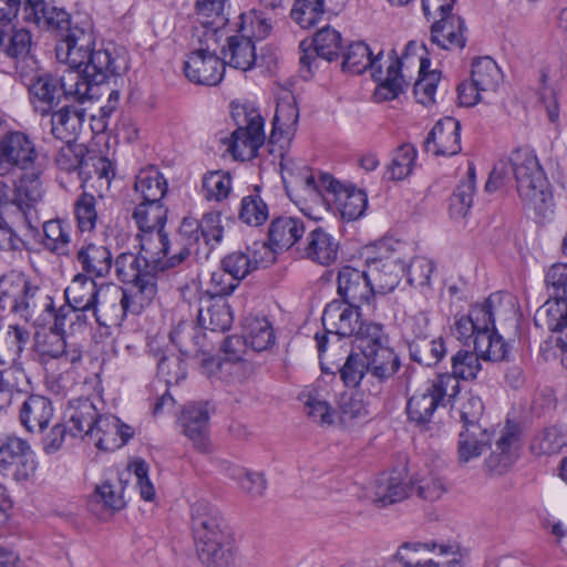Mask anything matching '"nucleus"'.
Listing matches in <instances>:
<instances>
[{
  "label": "nucleus",
  "mask_w": 567,
  "mask_h": 567,
  "mask_svg": "<svg viewBox=\"0 0 567 567\" xmlns=\"http://www.w3.org/2000/svg\"><path fill=\"white\" fill-rule=\"evenodd\" d=\"M509 172L515 178L524 208L532 212L538 221L550 219L554 215V198L536 154L528 148H517L508 161H499L489 174L485 190L491 193L505 185Z\"/></svg>",
  "instance_id": "obj_1"
},
{
  "label": "nucleus",
  "mask_w": 567,
  "mask_h": 567,
  "mask_svg": "<svg viewBox=\"0 0 567 567\" xmlns=\"http://www.w3.org/2000/svg\"><path fill=\"white\" fill-rule=\"evenodd\" d=\"M94 35L90 28L78 25L68 30L55 47L59 62L68 64V70L82 73L92 89L105 83L112 76L121 75L126 65L123 58L113 55L109 50H93Z\"/></svg>",
  "instance_id": "obj_2"
},
{
  "label": "nucleus",
  "mask_w": 567,
  "mask_h": 567,
  "mask_svg": "<svg viewBox=\"0 0 567 567\" xmlns=\"http://www.w3.org/2000/svg\"><path fill=\"white\" fill-rule=\"evenodd\" d=\"M192 533L198 558L205 567H233L235 551L221 512L207 501L190 511Z\"/></svg>",
  "instance_id": "obj_3"
},
{
  "label": "nucleus",
  "mask_w": 567,
  "mask_h": 567,
  "mask_svg": "<svg viewBox=\"0 0 567 567\" xmlns=\"http://www.w3.org/2000/svg\"><path fill=\"white\" fill-rule=\"evenodd\" d=\"M0 308L34 323L45 315H55L53 299L20 272H8L0 278Z\"/></svg>",
  "instance_id": "obj_4"
},
{
  "label": "nucleus",
  "mask_w": 567,
  "mask_h": 567,
  "mask_svg": "<svg viewBox=\"0 0 567 567\" xmlns=\"http://www.w3.org/2000/svg\"><path fill=\"white\" fill-rule=\"evenodd\" d=\"M141 289L132 293L116 285H102L96 306L91 310L97 324L110 327L120 323L127 312L140 313L154 299L152 285Z\"/></svg>",
  "instance_id": "obj_5"
},
{
  "label": "nucleus",
  "mask_w": 567,
  "mask_h": 567,
  "mask_svg": "<svg viewBox=\"0 0 567 567\" xmlns=\"http://www.w3.org/2000/svg\"><path fill=\"white\" fill-rule=\"evenodd\" d=\"M237 128L229 137L227 151L235 159L248 161L257 156L264 145V118L260 113L248 105H236L231 110Z\"/></svg>",
  "instance_id": "obj_6"
},
{
  "label": "nucleus",
  "mask_w": 567,
  "mask_h": 567,
  "mask_svg": "<svg viewBox=\"0 0 567 567\" xmlns=\"http://www.w3.org/2000/svg\"><path fill=\"white\" fill-rule=\"evenodd\" d=\"M30 93L50 106L59 104L62 97L84 102L96 94L76 70H65L60 78L49 73L38 76L30 86Z\"/></svg>",
  "instance_id": "obj_7"
},
{
  "label": "nucleus",
  "mask_w": 567,
  "mask_h": 567,
  "mask_svg": "<svg viewBox=\"0 0 567 567\" xmlns=\"http://www.w3.org/2000/svg\"><path fill=\"white\" fill-rule=\"evenodd\" d=\"M308 190L322 196L332 204L343 219L355 220L361 217L367 208V194L354 187H344L329 174H321L318 179L313 175H307L303 179Z\"/></svg>",
  "instance_id": "obj_8"
},
{
  "label": "nucleus",
  "mask_w": 567,
  "mask_h": 567,
  "mask_svg": "<svg viewBox=\"0 0 567 567\" xmlns=\"http://www.w3.org/2000/svg\"><path fill=\"white\" fill-rule=\"evenodd\" d=\"M458 392L460 383L453 377L439 375L409 399L406 404L409 421L422 429H427L439 406L455 398Z\"/></svg>",
  "instance_id": "obj_9"
},
{
  "label": "nucleus",
  "mask_w": 567,
  "mask_h": 567,
  "mask_svg": "<svg viewBox=\"0 0 567 567\" xmlns=\"http://www.w3.org/2000/svg\"><path fill=\"white\" fill-rule=\"evenodd\" d=\"M359 308V305L342 300H332L326 306L321 318L324 333L315 336L320 359L326 352L329 334L338 339L353 337L361 322Z\"/></svg>",
  "instance_id": "obj_10"
},
{
  "label": "nucleus",
  "mask_w": 567,
  "mask_h": 567,
  "mask_svg": "<svg viewBox=\"0 0 567 567\" xmlns=\"http://www.w3.org/2000/svg\"><path fill=\"white\" fill-rule=\"evenodd\" d=\"M503 303L501 293H492L482 303L472 306L468 315L456 318L452 333L463 344L468 346L485 329L493 328L495 317L499 315Z\"/></svg>",
  "instance_id": "obj_11"
},
{
  "label": "nucleus",
  "mask_w": 567,
  "mask_h": 567,
  "mask_svg": "<svg viewBox=\"0 0 567 567\" xmlns=\"http://www.w3.org/2000/svg\"><path fill=\"white\" fill-rule=\"evenodd\" d=\"M38 464L29 443L19 437H8L0 443V474L16 482H27L34 476Z\"/></svg>",
  "instance_id": "obj_12"
},
{
  "label": "nucleus",
  "mask_w": 567,
  "mask_h": 567,
  "mask_svg": "<svg viewBox=\"0 0 567 567\" xmlns=\"http://www.w3.org/2000/svg\"><path fill=\"white\" fill-rule=\"evenodd\" d=\"M38 157L30 137L20 131H7L0 136V176L27 171Z\"/></svg>",
  "instance_id": "obj_13"
},
{
  "label": "nucleus",
  "mask_w": 567,
  "mask_h": 567,
  "mask_svg": "<svg viewBox=\"0 0 567 567\" xmlns=\"http://www.w3.org/2000/svg\"><path fill=\"white\" fill-rule=\"evenodd\" d=\"M184 72L189 81L202 85H217L224 78L223 61L207 49L189 53L184 63Z\"/></svg>",
  "instance_id": "obj_14"
},
{
  "label": "nucleus",
  "mask_w": 567,
  "mask_h": 567,
  "mask_svg": "<svg viewBox=\"0 0 567 567\" xmlns=\"http://www.w3.org/2000/svg\"><path fill=\"white\" fill-rule=\"evenodd\" d=\"M337 284L342 301L361 306L369 305L374 298L365 267L359 269L350 265L342 266L338 271Z\"/></svg>",
  "instance_id": "obj_15"
},
{
  "label": "nucleus",
  "mask_w": 567,
  "mask_h": 567,
  "mask_svg": "<svg viewBox=\"0 0 567 567\" xmlns=\"http://www.w3.org/2000/svg\"><path fill=\"white\" fill-rule=\"evenodd\" d=\"M138 237L145 267L153 269L156 275L176 267L168 264L169 256L176 251V248L164 229L144 233Z\"/></svg>",
  "instance_id": "obj_16"
},
{
  "label": "nucleus",
  "mask_w": 567,
  "mask_h": 567,
  "mask_svg": "<svg viewBox=\"0 0 567 567\" xmlns=\"http://www.w3.org/2000/svg\"><path fill=\"white\" fill-rule=\"evenodd\" d=\"M115 272L122 282L132 284L127 291L136 293L141 288L150 284L154 289V297L157 292L156 274L150 267L144 266V258L133 252H122L113 261Z\"/></svg>",
  "instance_id": "obj_17"
},
{
  "label": "nucleus",
  "mask_w": 567,
  "mask_h": 567,
  "mask_svg": "<svg viewBox=\"0 0 567 567\" xmlns=\"http://www.w3.org/2000/svg\"><path fill=\"white\" fill-rule=\"evenodd\" d=\"M178 424L182 432L192 442L195 449L207 452L209 449L208 405L204 402L189 403L181 412Z\"/></svg>",
  "instance_id": "obj_18"
},
{
  "label": "nucleus",
  "mask_w": 567,
  "mask_h": 567,
  "mask_svg": "<svg viewBox=\"0 0 567 567\" xmlns=\"http://www.w3.org/2000/svg\"><path fill=\"white\" fill-rule=\"evenodd\" d=\"M312 44L315 45L313 52L309 50L310 44L307 47L306 41L300 43L302 54L300 55L299 62L301 65L302 76L305 79L312 74L311 65L312 62L316 61V55L328 61H332L339 55L341 49V34L334 29L324 27L316 33Z\"/></svg>",
  "instance_id": "obj_19"
},
{
  "label": "nucleus",
  "mask_w": 567,
  "mask_h": 567,
  "mask_svg": "<svg viewBox=\"0 0 567 567\" xmlns=\"http://www.w3.org/2000/svg\"><path fill=\"white\" fill-rule=\"evenodd\" d=\"M424 148L435 156H453L461 152V124L446 116L433 126L424 141Z\"/></svg>",
  "instance_id": "obj_20"
},
{
  "label": "nucleus",
  "mask_w": 567,
  "mask_h": 567,
  "mask_svg": "<svg viewBox=\"0 0 567 567\" xmlns=\"http://www.w3.org/2000/svg\"><path fill=\"white\" fill-rule=\"evenodd\" d=\"M134 429L123 423L117 416L100 415L89 436L94 445L102 451H115L134 436Z\"/></svg>",
  "instance_id": "obj_21"
},
{
  "label": "nucleus",
  "mask_w": 567,
  "mask_h": 567,
  "mask_svg": "<svg viewBox=\"0 0 567 567\" xmlns=\"http://www.w3.org/2000/svg\"><path fill=\"white\" fill-rule=\"evenodd\" d=\"M412 493L405 470L381 474L373 484L372 501L384 507L405 499Z\"/></svg>",
  "instance_id": "obj_22"
},
{
  "label": "nucleus",
  "mask_w": 567,
  "mask_h": 567,
  "mask_svg": "<svg viewBox=\"0 0 567 567\" xmlns=\"http://www.w3.org/2000/svg\"><path fill=\"white\" fill-rule=\"evenodd\" d=\"M94 279L84 274H78L64 290L68 311L74 312L78 320L81 318V313L90 311L96 306L102 285L99 286Z\"/></svg>",
  "instance_id": "obj_23"
},
{
  "label": "nucleus",
  "mask_w": 567,
  "mask_h": 567,
  "mask_svg": "<svg viewBox=\"0 0 567 567\" xmlns=\"http://www.w3.org/2000/svg\"><path fill=\"white\" fill-rule=\"evenodd\" d=\"M466 31L465 22L460 16L443 14L431 25V42L443 50H462L467 42Z\"/></svg>",
  "instance_id": "obj_24"
},
{
  "label": "nucleus",
  "mask_w": 567,
  "mask_h": 567,
  "mask_svg": "<svg viewBox=\"0 0 567 567\" xmlns=\"http://www.w3.org/2000/svg\"><path fill=\"white\" fill-rule=\"evenodd\" d=\"M365 268L371 286H373V295L377 291L380 293L392 291L399 285L401 276L405 272L403 262H399L393 258L367 259Z\"/></svg>",
  "instance_id": "obj_25"
},
{
  "label": "nucleus",
  "mask_w": 567,
  "mask_h": 567,
  "mask_svg": "<svg viewBox=\"0 0 567 567\" xmlns=\"http://www.w3.org/2000/svg\"><path fill=\"white\" fill-rule=\"evenodd\" d=\"M518 447L519 435L515 426H505L496 440L495 449L485 461L487 470L497 475L505 473L516 461Z\"/></svg>",
  "instance_id": "obj_26"
},
{
  "label": "nucleus",
  "mask_w": 567,
  "mask_h": 567,
  "mask_svg": "<svg viewBox=\"0 0 567 567\" xmlns=\"http://www.w3.org/2000/svg\"><path fill=\"white\" fill-rule=\"evenodd\" d=\"M66 426L72 436H90L99 419L97 409L86 398L70 400L64 412Z\"/></svg>",
  "instance_id": "obj_27"
},
{
  "label": "nucleus",
  "mask_w": 567,
  "mask_h": 567,
  "mask_svg": "<svg viewBox=\"0 0 567 567\" xmlns=\"http://www.w3.org/2000/svg\"><path fill=\"white\" fill-rule=\"evenodd\" d=\"M363 357L368 367V378H373L378 381L374 389L375 393L380 392V385L393 378L401 367L399 355L388 344L379 348H368Z\"/></svg>",
  "instance_id": "obj_28"
},
{
  "label": "nucleus",
  "mask_w": 567,
  "mask_h": 567,
  "mask_svg": "<svg viewBox=\"0 0 567 567\" xmlns=\"http://www.w3.org/2000/svg\"><path fill=\"white\" fill-rule=\"evenodd\" d=\"M534 323L538 329L550 332V342H556V338L567 334V299L549 297L537 309Z\"/></svg>",
  "instance_id": "obj_29"
},
{
  "label": "nucleus",
  "mask_w": 567,
  "mask_h": 567,
  "mask_svg": "<svg viewBox=\"0 0 567 567\" xmlns=\"http://www.w3.org/2000/svg\"><path fill=\"white\" fill-rule=\"evenodd\" d=\"M248 343L245 337L229 336L224 340L223 351L226 354L224 360L213 357L203 360V369L207 374L219 371L221 375H233L243 370L241 355Z\"/></svg>",
  "instance_id": "obj_30"
},
{
  "label": "nucleus",
  "mask_w": 567,
  "mask_h": 567,
  "mask_svg": "<svg viewBox=\"0 0 567 567\" xmlns=\"http://www.w3.org/2000/svg\"><path fill=\"white\" fill-rule=\"evenodd\" d=\"M76 260L83 274L92 278H105L113 268V256L105 245L86 243L76 251Z\"/></svg>",
  "instance_id": "obj_31"
},
{
  "label": "nucleus",
  "mask_w": 567,
  "mask_h": 567,
  "mask_svg": "<svg viewBox=\"0 0 567 567\" xmlns=\"http://www.w3.org/2000/svg\"><path fill=\"white\" fill-rule=\"evenodd\" d=\"M54 414L51 401L39 394H32L22 403L19 412L21 424L29 432H42L50 424Z\"/></svg>",
  "instance_id": "obj_32"
},
{
  "label": "nucleus",
  "mask_w": 567,
  "mask_h": 567,
  "mask_svg": "<svg viewBox=\"0 0 567 567\" xmlns=\"http://www.w3.org/2000/svg\"><path fill=\"white\" fill-rule=\"evenodd\" d=\"M298 249L302 251V255L320 265L328 266L337 259L338 244L334 241L332 236L323 230L321 227H316L310 230L303 247Z\"/></svg>",
  "instance_id": "obj_33"
},
{
  "label": "nucleus",
  "mask_w": 567,
  "mask_h": 567,
  "mask_svg": "<svg viewBox=\"0 0 567 567\" xmlns=\"http://www.w3.org/2000/svg\"><path fill=\"white\" fill-rule=\"evenodd\" d=\"M306 231L302 218L280 216L275 218L268 229L269 243L278 249H289L293 245L300 246V239Z\"/></svg>",
  "instance_id": "obj_34"
},
{
  "label": "nucleus",
  "mask_w": 567,
  "mask_h": 567,
  "mask_svg": "<svg viewBox=\"0 0 567 567\" xmlns=\"http://www.w3.org/2000/svg\"><path fill=\"white\" fill-rule=\"evenodd\" d=\"M298 120L299 110L295 99L292 96L280 99L272 120L270 142L290 141L297 131Z\"/></svg>",
  "instance_id": "obj_35"
},
{
  "label": "nucleus",
  "mask_w": 567,
  "mask_h": 567,
  "mask_svg": "<svg viewBox=\"0 0 567 567\" xmlns=\"http://www.w3.org/2000/svg\"><path fill=\"white\" fill-rule=\"evenodd\" d=\"M382 53L380 51L377 55H373L367 43L362 41L353 42L343 53L342 70L353 74H361L369 69L372 76L381 74L379 61Z\"/></svg>",
  "instance_id": "obj_36"
},
{
  "label": "nucleus",
  "mask_w": 567,
  "mask_h": 567,
  "mask_svg": "<svg viewBox=\"0 0 567 567\" xmlns=\"http://www.w3.org/2000/svg\"><path fill=\"white\" fill-rule=\"evenodd\" d=\"M43 194L40 172H24L14 182L12 204L27 214V209L35 207L42 200Z\"/></svg>",
  "instance_id": "obj_37"
},
{
  "label": "nucleus",
  "mask_w": 567,
  "mask_h": 567,
  "mask_svg": "<svg viewBox=\"0 0 567 567\" xmlns=\"http://www.w3.org/2000/svg\"><path fill=\"white\" fill-rule=\"evenodd\" d=\"M223 54L224 65L228 64L241 71L250 70L256 62V49L248 33L229 37Z\"/></svg>",
  "instance_id": "obj_38"
},
{
  "label": "nucleus",
  "mask_w": 567,
  "mask_h": 567,
  "mask_svg": "<svg viewBox=\"0 0 567 567\" xmlns=\"http://www.w3.org/2000/svg\"><path fill=\"white\" fill-rule=\"evenodd\" d=\"M84 110L65 105L51 115V133L62 142H73L82 128Z\"/></svg>",
  "instance_id": "obj_39"
},
{
  "label": "nucleus",
  "mask_w": 567,
  "mask_h": 567,
  "mask_svg": "<svg viewBox=\"0 0 567 567\" xmlns=\"http://www.w3.org/2000/svg\"><path fill=\"white\" fill-rule=\"evenodd\" d=\"M167 190V181L157 168L150 166L136 175L134 193L140 202L162 203Z\"/></svg>",
  "instance_id": "obj_40"
},
{
  "label": "nucleus",
  "mask_w": 567,
  "mask_h": 567,
  "mask_svg": "<svg viewBox=\"0 0 567 567\" xmlns=\"http://www.w3.org/2000/svg\"><path fill=\"white\" fill-rule=\"evenodd\" d=\"M65 317V308L62 307L54 315L55 328L44 333L42 338L38 340L37 350L42 358L65 359L68 362H74L79 359V355H69L64 336L59 331V327L63 324Z\"/></svg>",
  "instance_id": "obj_41"
},
{
  "label": "nucleus",
  "mask_w": 567,
  "mask_h": 567,
  "mask_svg": "<svg viewBox=\"0 0 567 567\" xmlns=\"http://www.w3.org/2000/svg\"><path fill=\"white\" fill-rule=\"evenodd\" d=\"M30 340L29 331L20 326H9L0 334V364L23 368L20 361L21 353Z\"/></svg>",
  "instance_id": "obj_42"
},
{
  "label": "nucleus",
  "mask_w": 567,
  "mask_h": 567,
  "mask_svg": "<svg viewBox=\"0 0 567 567\" xmlns=\"http://www.w3.org/2000/svg\"><path fill=\"white\" fill-rule=\"evenodd\" d=\"M233 321V311L224 298H213L206 307L198 310V323L203 329L225 332L231 327Z\"/></svg>",
  "instance_id": "obj_43"
},
{
  "label": "nucleus",
  "mask_w": 567,
  "mask_h": 567,
  "mask_svg": "<svg viewBox=\"0 0 567 567\" xmlns=\"http://www.w3.org/2000/svg\"><path fill=\"white\" fill-rule=\"evenodd\" d=\"M171 340L185 355L205 353V333L192 321H181L171 332Z\"/></svg>",
  "instance_id": "obj_44"
},
{
  "label": "nucleus",
  "mask_w": 567,
  "mask_h": 567,
  "mask_svg": "<svg viewBox=\"0 0 567 567\" xmlns=\"http://www.w3.org/2000/svg\"><path fill=\"white\" fill-rule=\"evenodd\" d=\"M199 228L200 225H198L197 219L193 217L183 218L177 237L173 241L176 251L169 256V265L179 266L188 259L192 247L202 238Z\"/></svg>",
  "instance_id": "obj_45"
},
{
  "label": "nucleus",
  "mask_w": 567,
  "mask_h": 567,
  "mask_svg": "<svg viewBox=\"0 0 567 567\" xmlns=\"http://www.w3.org/2000/svg\"><path fill=\"white\" fill-rule=\"evenodd\" d=\"M168 209L163 203L140 202L132 218L142 234L164 229Z\"/></svg>",
  "instance_id": "obj_46"
},
{
  "label": "nucleus",
  "mask_w": 567,
  "mask_h": 567,
  "mask_svg": "<svg viewBox=\"0 0 567 567\" xmlns=\"http://www.w3.org/2000/svg\"><path fill=\"white\" fill-rule=\"evenodd\" d=\"M409 350L411 359L425 367L437 364L446 353L443 339L429 340L425 338L424 331L417 334V340L410 343Z\"/></svg>",
  "instance_id": "obj_47"
},
{
  "label": "nucleus",
  "mask_w": 567,
  "mask_h": 567,
  "mask_svg": "<svg viewBox=\"0 0 567 567\" xmlns=\"http://www.w3.org/2000/svg\"><path fill=\"white\" fill-rule=\"evenodd\" d=\"M474 349L483 360L493 362L503 361L508 354V346L496 332L495 322L493 328H487L477 336L474 340Z\"/></svg>",
  "instance_id": "obj_48"
},
{
  "label": "nucleus",
  "mask_w": 567,
  "mask_h": 567,
  "mask_svg": "<svg viewBox=\"0 0 567 567\" xmlns=\"http://www.w3.org/2000/svg\"><path fill=\"white\" fill-rule=\"evenodd\" d=\"M471 78L478 90L485 93L496 92L503 81V74L496 62L489 56L474 60Z\"/></svg>",
  "instance_id": "obj_49"
},
{
  "label": "nucleus",
  "mask_w": 567,
  "mask_h": 567,
  "mask_svg": "<svg viewBox=\"0 0 567 567\" xmlns=\"http://www.w3.org/2000/svg\"><path fill=\"white\" fill-rule=\"evenodd\" d=\"M401 68L402 61L395 59L388 66L384 78H382V73L373 76L375 81L380 82L374 91L375 101L394 100L403 92L404 79L401 74Z\"/></svg>",
  "instance_id": "obj_50"
},
{
  "label": "nucleus",
  "mask_w": 567,
  "mask_h": 567,
  "mask_svg": "<svg viewBox=\"0 0 567 567\" xmlns=\"http://www.w3.org/2000/svg\"><path fill=\"white\" fill-rule=\"evenodd\" d=\"M89 508L96 515L113 514L125 506L122 492L109 483L97 486L89 499Z\"/></svg>",
  "instance_id": "obj_51"
},
{
  "label": "nucleus",
  "mask_w": 567,
  "mask_h": 567,
  "mask_svg": "<svg viewBox=\"0 0 567 567\" xmlns=\"http://www.w3.org/2000/svg\"><path fill=\"white\" fill-rule=\"evenodd\" d=\"M476 174L472 163L468 164L466 179L461 181L451 196L450 213L453 217H465L473 205Z\"/></svg>",
  "instance_id": "obj_52"
},
{
  "label": "nucleus",
  "mask_w": 567,
  "mask_h": 567,
  "mask_svg": "<svg viewBox=\"0 0 567 567\" xmlns=\"http://www.w3.org/2000/svg\"><path fill=\"white\" fill-rule=\"evenodd\" d=\"M245 339L255 351L267 350L275 342V334L270 322L261 317L247 318L245 321Z\"/></svg>",
  "instance_id": "obj_53"
},
{
  "label": "nucleus",
  "mask_w": 567,
  "mask_h": 567,
  "mask_svg": "<svg viewBox=\"0 0 567 567\" xmlns=\"http://www.w3.org/2000/svg\"><path fill=\"white\" fill-rule=\"evenodd\" d=\"M567 446V429L553 425L544 429L533 440L530 449L537 455H553Z\"/></svg>",
  "instance_id": "obj_54"
},
{
  "label": "nucleus",
  "mask_w": 567,
  "mask_h": 567,
  "mask_svg": "<svg viewBox=\"0 0 567 567\" xmlns=\"http://www.w3.org/2000/svg\"><path fill=\"white\" fill-rule=\"evenodd\" d=\"M484 404L480 396L470 394L461 408V420L463 421L464 435L462 442V450L465 451L467 437H474L475 433L482 434L480 419L483 415Z\"/></svg>",
  "instance_id": "obj_55"
},
{
  "label": "nucleus",
  "mask_w": 567,
  "mask_h": 567,
  "mask_svg": "<svg viewBox=\"0 0 567 567\" xmlns=\"http://www.w3.org/2000/svg\"><path fill=\"white\" fill-rule=\"evenodd\" d=\"M480 354L477 351L458 350L451 358L452 373H442L441 375L453 377L457 382L458 380H474L482 369L480 362Z\"/></svg>",
  "instance_id": "obj_56"
},
{
  "label": "nucleus",
  "mask_w": 567,
  "mask_h": 567,
  "mask_svg": "<svg viewBox=\"0 0 567 567\" xmlns=\"http://www.w3.org/2000/svg\"><path fill=\"white\" fill-rule=\"evenodd\" d=\"M32 45V37L29 30L21 28L7 34L0 30V53L12 59H24L28 56Z\"/></svg>",
  "instance_id": "obj_57"
},
{
  "label": "nucleus",
  "mask_w": 567,
  "mask_h": 567,
  "mask_svg": "<svg viewBox=\"0 0 567 567\" xmlns=\"http://www.w3.org/2000/svg\"><path fill=\"white\" fill-rule=\"evenodd\" d=\"M226 0H197L196 9L198 16L204 19L203 25L207 28L205 35L215 37L217 30L225 25L227 18L224 16Z\"/></svg>",
  "instance_id": "obj_58"
},
{
  "label": "nucleus",
  "mask_w": 567,
  "mask_h": 567,
  "mask_svg": "<svg viewBox=\"0 0 567 567\" xmlns=\"http://www.w3.org/2000/svg\"><path fill=\"white\" fill-rule=\"evenodd\" d=\"M324 14L323 0H295L291 9L292 19L302 28L316 25Z\"/></svg>",
  "instance_id": "obj_59"
},
{
  "label": "nucleus",
  "mask_w": 567,
  "mask_h": 567,
  "mask_svg": "<svg viewBox=\"0 0 567 567\" xmlns=\"http://www.w3.org/2000/svg\"><path fill=\"white\" fill-rule=\"evenodd\" d=\"M230 190L231 177L228 172H209L203 178V194L207 200L220 202L228 197Z\"/></svg>",
  "instance_id": "obj_60"
},
{
  "label": "nucleus",
  "mask_w": 567,
  "mask_h": 567,
  "mask_svg": "<svg viewBox=\"0 0 567 567\" xmlns=\"http://www.w3.org/2000/svg\"><path fill=\"white\" fill-rule=\"evenodd\" d=\"M415 158L416 150L412 144L400 145L395 150L388 167L390 178L393 181H402L408 177L413 169Z\"/></svg>",
  "instance_id": "obj_61"
},
{
  "label": "nucleus",
  "mask_w": 567,
  "mask_h": 567,
  "mask_svg": "<svg viewBox=\"0 0 567 567\" xmlns=\"http://www.w3.org/2000/svg\"><path fill=\"white\" fill-rule=\"evenodd\" d=\"M24 380L27 374L23 368L8 367L0 371V411L10 406L14 391H20Z\"/></svg>",
  "instance_id": "obj_62"
},
{
  "label": "nucleus",
  "mask_w": 567,
  "mask_h": 567,
  "mask_svg": "<svg viewBox=\"0 0 567 567\" xmlns=\"http://www.w3.org/2000/svg\"><path fill=\"white\" fill-rule=\"evenodd\" d=\"M74 215L81 231H92L97 221L96 198L82 193L74 203Z\"/></svg>",
  "instance_id": "obj_63"
},
{
  "label": "nucleus",
  "mask_w": 567,
  "mask_h": 567,
  "mask_svg": "<svg viewBox=\"0 0 567 567\" xmlns=\"http://www.w3.org/2000/svg\"><path fill=\"white\" fill-rule=\"evenodd\" d=\"M93 175L101 182V185L109 186L115 175L113 163L104 156L87 155L84 159L83 171H81V178L86 181Z\"/></svg>",
  "instance_id": "obj_64"
}]
</instances>
